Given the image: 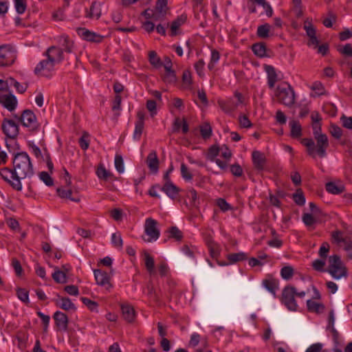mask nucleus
Masks as SVG:
<instances>
[{
  "mask_svg": "<svg viewBox=\"0 0 352 352\" xmlns=\"http://www.w3.org/2000/svg\"><path fill=\"white\" fill-rule=\"evenodd\" d=\"M45 59L41 60L34 68V74L37 76L50 78L54 72V67L64 59L63 50L57 46H51L44 53Z\"/></svg>",
  "mask_w": 352,
  "mask_h": 352,
  "instance_id": "f257e3e1",
  "label": "nucleus"
},
{
  "mask_svg": "<svg viewBox=\"0 0 352 352\" xmlns=\"http://www.w3.org/2000/svg\"><path fill=\"white\" fill-rule=\"evenodd\" d=\"M13 168L19 179L33 176L34 172L30 160V157L26 152H18L13 153Z\"/></svg>",
  "mask_w": 352,
  "mask_h": 352,
  "instance_id": "f03ea898",
  "label": "nucleus"
},
{
  "mask_svg": "<svg viewBox=\"0 0 352 352\" xmlns=\"http://www.w3.org/2000/svg\"><path fill=\"white\" fill-rule=\"evenodd\" d=\"M316 141V146L314 141L311 138H303L301 144L306 146L308 155L315 157L317 154L320 157L322 158L327 155L326 150L329 147V140L326 134L320 135L314 137Z\"/></svg>",
  "mask_w": 352,
  "mask_h": 352,
  "instance_id": "7ed1b4c3",
  "label": "nucleus"
},
{
  "mask_svg": "<svg viewBox=\"0 0 352 352\" xmlns=\"http://www.w3.org/2000/svg\"><path fill=\"white\" fill-rule=\"evenodd\" d=\"M276 96L278 102L285 106L291 107L295 103L294 90L287 82H283L277 87Z\"/></svg>",
  "mask_w": 352,
  "mask_h": 352,
  "instance_id": "20e7f679",
  "label": "nucleus"
},
{
  "mask_svg": "<svg viewBox=\"0 0 352 352\" xmlns=\"http://www.w3.org/2000/svg\"><path fill=\"white\" fill-rule=\"evenodd\" d=\"M327 272L336 279L342 277L346 278L348 276L346 267L343 265L340 257L337 254L329 258Z\"/></svg>",
  "mask_w": 352,
  "mask_h": 352,
  "instance_id": "39448f33",
  "label": "nucleus"
},
{
  "mask_svg": "<svg viewBox=\"0 0 352 352\" xmlns=\"http://www.w3.org/2000/svg\"><path fill=\"white\" fill-rule=\"evenodd\" d=\"M1 178L7 182L14 190L21 191L22 184L14 168L4 167L0 169Z\"/></svg>",
  "mask_w": 352,
  "mask_h": 352,
  "instance_id": "423d86ee",
  "label": "nucleus"
},
{
  "mask_svg": "<svg viewBox=\"0 0 352 352\" xmlns=\"http://www.w3.org/2000/svg\"><path fill=\"white\" fill-rule=\"evenodd\" d=\"M14 118H16L23 126L29 128L30 131L34 132L39 130L40 125L37 122L36 115L32 111L25 109L22 112L20 116L15 115Z\"/></svg>",
  "mask_w": 352,
  "mask_h": 352,
  "instance_id": "0eeeda50",
  "label": "nucleus"
},
{
  "mask_svg": "<svg viewBox=\"0 0 352 352\" xmlns=\"http://www.w3.org/2000/svg\"><path fill=\"white\" fill-rule=\"evenodd\" d=\"M16 59V51L10 45L0 46V67H10Z\"/></svg>",
  "mask_w": 352,
  "mask_h": 352,
  "instance_id": "6e6552de",
  "label": "nucleus"
},
{
  "mask_svg": "<svg viewBox=\"0 0 352 352\" xmlns=\"http://www.w3.org/2000/svg\"><path fill=\"white\" fill-rule=\"evenodd\" d=\"M296 287L292 285L285 286L282 292V302L290 311H296L298 305L295 300Z\"/></svg>",
  "mask_w": 352,
  "mask_h": 352,
  "instance_id": "1a4fd4ad",
  "label": "nucleus"
},
{
  "mask_svg": "<svg viewBox=\"0 0 352 352\" xmlns=\"http://www.w3.org/2000/svg\"><path fill=\"white\" fill-rule=\"evenodd\" d=\"M157 221L151 217L145 220L144 232L148 236L147 239H144L146 242H152L157 240L160 236V230L157 227Z\"/></svg>",
  "mask_w": 352,
  "mask_h": 352,
  "instance_id": "9d476101",
  "label": "nucleus"
},
{
  "mask_svg": "<svg viewBox=\"0 0 352 352\" xmlns=\"http://www.w3.org/2000/svg\"><path fill=\"white\" fill-rule=\"evenodd\" d=\"M1 129L7 138L14 140L19 133V125L11 119L4 118L1 124Z\"/></svg>",
  "mask_w": 352,
  "mask_h": 352,
  "instance_id": "9b49d317",
  "label": "nucleus"
},
{
  "mask_svg": "<svg viewBox=\"0 0 352 352\" xmlns=\"http://www.w3.org/2000/svg\"><path fill=\"white\" fill-rule=\"evenodd\" d=\"M6 91L0 92V103L9 111H14L17 106L16 98L12 94H6Z\"/></svg>",
  "mask_w": 352,
  "mask_h": 352,
  "instance_id": "f8f14e48",
  "label": "nucleus"
},
{
  "mask_svg": "<svg viewBox=\"0 0 352 352\" xmlns=\"http://www.w3.org/2000/svg\"><path fill=\"white\" fill-rule=\"evenodd\" d=\"M76 32L82 39L87 41L99 43L102 42L103 39V36L102 35L89 31L84 28H78Z\"/></svg>",
  "mask_w": 352,
  "mask_h": 352,
  "instance_id": "ddd939ff",
  "label": "nucleus"
},
{
  "mask_svg": "<svg viewBox=\"0 0 352 352\" xmlns=\"http://www.w3.org/2000/svg\"><path fill=\"white\" fill-rule=\"evenodd\" d=\"M94 277L96 283L106 289L109 290L112 287V284L110 283V276L108 274L102 270H94Z\"/></svg>",
  "mask_w": 352,
  "mask_h": 352,
  "instance_id": "4468645a",
  "label": "nucleus"
},
{
  "mask_svg": "<svg viewBox=\"0 0 352 352\" xmlns=\"http://www.w3.org/2000/svg\"><path fill=\"white\" fill-rule=\"evenodd\" d=\"M55 324L59 331H66L68 329V317L61 311H57L53 316Z\"/></svg>",
  "mask_w": 352,
  "mask_h": 352,
  "instance_id": "2eb2a0df",
  "label": "nucleus"
},
{
  "mask_svg": "<svg viewBox=\"0 0 352 352\" xmlns=\"http://www.w3.org/2000/svg\"><path fill=\"white\" fill-rule=\"evenodd\" d=\"M138 120L135 122V130L133 132V139L140 140L142 134L144 126V113L143 111H138L137 113Z\"/></svg>",
  "mask_w": 352,
  "mask_h": 352,
  "instance_id": "dca6fc26",
  "label": "nucleus"
},
{
  "mask_svg": "<svg viewBox=\"0 0 352 352\" xmlns=\"http://www.w3.org/2000/svg\"><path fill=\"white\" fill-rule=\"evenodd\" d=\"M102 2L94 1L89 10H86L85 16L89 19H98L101 16Z\"/></svg>",
  "mask_w": 352,
  "mask_h": 352,
  "instance_id": "f3484780",
  "label": "nucleus"
},
{
  "mask_svg": "<svg viewBox=\"0 0 352 352\" xmlns=\"http://www.w3.org/2000/svg\"><path fill=\"white\" fill-rule=\"evenodd\" d=\"M161 190L163 191L170 199H175L179 192L180 189L175 186L173 182H168L167 183H164L162 186H161Z\"/></svg>",
  "mask_w": 352,
  "mask_h": 352,
  "instance_id": "a211bd4d",
  "label": "nucleus"
},
{
  "mask_svg": "<svg viewBox=\"0 0 352 352\" xmlns=\"http://www.w3.org/2000/svg\"><path fill=\"white\" fill-rule=\"evenodd\" d=\"M252 157L254 168L259 171L263 170L266 163L265 155L258 151H254L252 153Z\"/></svg>",
  "mask_w": 352,
  "mask_h": 352,
  "instance_id": "6ab92c4d",
  "label": "nucleus"
},
{
  "mask_svg": "<svg viewBox=\"0 0 352 352\" xmlns=\"http://www.w3.org/2000/svg\"><path fill=\"white\" fill-rule=\"evenodd\" d=\"M146 164L151 173L156 174L159 170V160L155 151H152L146 157Z\"/></svg>",
  "mask_w": 352,
  "mask_h": 352,
  "instance_id": "aec40b11",
  "label": "nucleus"
},
{
  "mask_svg": "<svg viewBox=\"0 0 352 352\" xmlns=\"http://www.w3.org/2000/svg\"><path fill=\"white\" fill-rule=\"evenodd\" d=\"M58 43L61 45L62 47H59L63 52L67 53H72L74 43V41H72L67 35H61L58 38Z\"/></svg>",
  "mask_w": 352,
  "mask_h": 352,
  "instance_id": "412c9836",
  "label": "nucleus"
},
{
  "mask_svg": "<svg viewBox=\"0 0 352 352\" xmlns=\"http://www.w3.org/2000/svg\"><path fill=\"white\" fill-rule=\"evenodd\" d=\"M168 0H157L154 10L155 12V16H159L161 19H163L168 11Z\"/></svg>",
  "mask_w": 352,
  "mask_h": 352,
  "instance_id": "4be33fe9",
  "label": "nucleus"
},
{
  "mask_svg": "<svg viewBox=\"0 0 352 352\" xmlns=\"http://www.w3.org/2000/svg\"><path fill=\"white\" fill-rule=\"evenodd\" d=\"M264 69L267 75V84L270 89L274 88L278 80V76L274 67L272 65H265Z\"/></svg>",
  "mask_w": 352,
  "mask_h": 352,
  "instance_id": "5701e85b",
  "label": "nucleus"
},
{
  "mask_svg": "<svg viewBox=\"0 0 352 352\" xmlns=\"http://www.w3.org/2000/svg\"><path fill=\"white\" fill-rule=\"evenodd\" d=\"M252 52L254 54L259 57V58H264V57H269L270 55L267 54V46L265 43L263 42H259L256 43L252 45L251 47Z\"/></svg>",
  "mask_w": 352,
  "mask_h": 352,
  "instance_id": "b1692460",
  "label": "nucleus"
},
{
  "mask_svg": "<svg viewBox=\"0 0 352 352\" xmlns=\"http://www.w3.org/2000/svg\"><path fill=\"white\" fill-rule=\"evenodd\" d=\"M122 314L124 319L127 322H132L135 318V311L132 306L130 305H121Z\"/></svg>",
  "mask_w": 352,
  "mask_h": 352,
  "instance_id": "393cba45",
  "label": "nucleus"
},
{
  "mask_svg": "<svg viewBox=\"0 0 352 352\" xmlns=\"http://www.w3.org/2000/svg\"><path fill=\"white\" fill-rule=\"evenodd\" d=\"M6 91L8 89V86H13L16 89V91L19 94H23L26 91L28 85V83H20L18 81H16L14 78L10 77L6 80Z\"/></svg>",
  "mask_w": 352,
  "mask_h": 352,
  "instance_id": "a878e982",
  "label": "nucleus"
},
{
  "mask_svg": "<svg viewBox=\"0 0 352 352\" xmlns=\"http://www.w3.org/2000/svg\"><path fill=\"white\" fill-rule=\"evenodd\" d=\"M325 189L331 194L339 195L345 190V187L342 184H336L333 182H329L326 184Z\"/></svg>",
  "mask_w": 352,
  "mask_h": 352,
  "instance_id": "bb28decb",
  "label": "nucleus"
},
{
  "mask_svg": "<svg viewBox=\"0 0 352 352\" xmlns=\"http://www.w3.org/2000/svg\"><path fill=\"white\" fill-rule=\"evenodd\" d=\"M56 305L57 307L66 311L76 309L75 305L67 297H60L58 296V298L56 300Z\"/></svg>",
  "mask_w": 352,
  "mask_h": 352,
  "instance_id": "cd10ccee",
  "label": "nucleus"
},
{
  "mask_svg": "<svg viewBox=\"0 0 352 352\" xmlns=\"http://www.w3.org/2000/svg\"><path fill=\"white\" fill-rule=\"evenodd\" d=\"M187 20V16L186 14H182L179 16L175 20H174L170 25V35H177V30L181 25L184 24Z\"/></svg>",
  "mask_w": 352,
  "mask_h": 352,
  "instance_id": "c85d7f7f",
  "label": "nucleus"
},
{
  "mask_svg": "<svg viewBox=\"0 0 352 352\" xmlns=\"http://www.w3.org/2000/svg\"><path fill=\"white\" fill-rule=\"evenodd\" d=\"M166 232L168 233V237L176 241H182L184 238L183 232L175 226L169 228Z\"/></svg>",
  "mask_w": 352,
  "mask_h": 352,
  "instance_id": "c756f323",
  "label": "nucleus"
},
{
  "mask_svg": "<svg viewBox=\"0 0 352 352\" xmlns=\"http://www.w3.org/2000/svg\"><path fill=\"white\" fill-rule=\"evenodd\" d=\"M262 284L270 293L275 294L276 290L278 288V283L276 279L272 277L265 278L263 280Z\"/></svg>",
  "mask_w": 352,
  "mask_h": 352,
  "instance_id": "7c9ffc66",
  "label": "nucleus"
},
{
  "mask_svg": "<svg viewBox=\"0 0 352 352\" xmlns=\"http://www.w3.org/2000/svg\"><path fill=\"white\" fill-rule=\"evenodd\" d=\"M291 127V136L293 138H298L302 135V128L299 122L292 120L289 122Z\"/></svg>",
  "mask_w": 352,
  "mask_h": 352,
  "instance_id": "2f4dec72",
  "label": "nucleus"
},
{
  "mask_svg": "<svg viewBox=\"0 0 352 352\" xmlns=\"http://www.w3.org/2000/svg\"><path fill=\"white\" fill-rule=\"evenodd\" d=\"M52 278L57 283H65L67 281V277L65 272L56 267L54 272L52 274Z\"/></svg>",
  "mask_w": 352,
  "mask_h": 352,
  "instance_id": "473e14b6",
  "label": "nucleus"
},
{
  "mask_svg": "<svg viewBox=\"0 0 352 352\" xmlns=\"http://www.w3.org/2000/svg\"><path fill=\"white\" fill-rule=\"evenodd\" d=\"M144 264L146 270L150 274L155 273V261L152 256L148 253L144 254Z\"/></svg>",
  "mask_w": 352,
  "mask_h": 352,
  "instance_id": "72a5a7b5",
  "label": "nucleus"
},
{
  "mask_svg": "<svg viewBox=\"0 0 352 352\" xmlns=\"http://www.w3.org/2000/svg\"><path fill=\"white\" fill-rule=\"evenodd\" d=\"M307 309L310 312L319 313L324 309V306L311 299L307 300Z\"/></svg>",
  "mask_w": 352,
  "mask_h": 352,
  "instance_id": "f704fd0d",
  "label": "nucleus"
},
{
  "mask_svg": "<svg viewBox=\"0 0 352 352\" xmlns=\"http://www.w3.org/2000/svg\"><path fill=\"white\" fill-rule=\"evenodd\" d=\"M311 120L313 122L312 129L314 136L316 137L320 135H322L323 133H321V124L320 122L322 120L320 116L317 115V120H315L314 116L311 115Z\"/></svg>",
  "mask_w": 352,
  "mask_h": 352,
  "instance_id": "c9c22d12",
  "label": "nucleus"
},
{
  "mask_svg": "<svg viewBox=\"0 0 352 352\" xmlns=\"http://www.w3.org/2000/svg\"><path fill=\"white\" fill-rule=\"evenodd\" d=\"M248 258L244 252L232 253L228 255L227 258L230 263L233 264L239 261L246 260Z\"/></svg>",
  "mask_w": 352,
  "mask_h": 352,
  "instance_id": "e433bc0d",
  "label": "nucleus"
},
{
  "mask_svg": "<svg viewBox=\"0 0 352 352\" xmlns=\"http://www.w3.org/2000/svg\"><path fill=\"white\" fill-rule=\"evenodd\" d=\"M148 60L151 65L156 68L160 67L163 65L162 61L155 51L149 52Z\"/></svg>",
  "mask_w": 352,
  "mask_h": 352,
  "instance_id": "4c0bfd02",
  "label": "nucleus"
},
{
  "mask_svg": "<svg viewBox=\"0 0 352 352\" xmlns=\"http://www.w3.org/2000/svg\"><path fill=\"white\" fill-rule=\"evenodd\" d=\"M96 173L100 179L105 181L112 176V174L109 172L102 164H100L98 166Z\"/></svg>",
  "mask_w": 352,
  "mask_h": 352,
  "instance_id": "58836bf2",
  "label": "nucleus"
},
{
  "mask_svg": "<svg viewBox=\"0 0 352 352\" xmlns=\"http://www.w3.org/2000/svg\"><path fill=\"white\" fill-rule=\"evenodd\" d=\"M207 246L210 256L214 258H217L220 254L218 245L212 239H210L207 241Z\"/></svg>",
  "mask_w": 352,
  "mask_h": 352,
  "instance_id": "ea45409f",
  "label": "nucleus"
},
{
  "mask_svg": "<svg viewBox=\"0 0 352 352\" xmlns=\"http://www.w3.org/2000/svg\"><path fill=\"white\" fill-rule=\"evenodd\" d=\"M270 25L268 23L261 25L257 28L256 35L261 38H266L269 36Z\"/></svg>",
  "mask_w": 352,
  "mask_h": 352,
  "instance_id": "a19ab883",
  "label": "nucleus"
},
{
  "mask_svg": "<svg viewBox=\"0 0 352 352\" xmlns=\"http://www.w3.org/2000/svg\"><path fill=\"white\" fill-rule=\"evenodd\" d=\"M219 104L221 109L226 113L232 112L237 107V104H234L230 100L227 102L219 101Z\"/></svg>",
  "mask_w": 352,
  "mask_h": 352,
  "instance_id": "79ce46f5",
  "label": "nucleus"
},
{
  "mask_svg": "<svg viewBox=\"0 0 352 352\" xmlns=\"http://www.w3.org/2000/svg\"><path fill=\"white\" fill-rule=\"evenodd\" d=\"M294 270L293 267L290 265L285 266L280 270V276L283 279L286 280L291 279L294 276Z\"/></svg>",
  "mask_w": 352,
  "mask_h": 352,
  "instance_id": "37998d69",
  "label": "nucleus"
},
{
  "mask_svg": "<svg viewBox=\"0 0 352 352\" xmlns=\"http://www.w3.org/2000/svg\"><path fill=\"white\" fill-rule=\"evenodd\" d=\"M219 148L218 146L212 145L208 151L206 157L211 162H214L217 158V156L219 154Z\"/></svg>",
  "mask_w": 352,
  "mask_h": 352,
  "instance_id": "c03bdc74",
  "label": "nucleus"
},
{
  "mask_svg": "<svg viewBox=\"0 0 352 352\" xmlns=\"http://www.w3.org/2000/svg\"><path fill=\"white\" fill-rule=\"evenodd\" d=\"M16 291L19 300L26 304L30 302L29 292L26 289L18 287Z\"/></svg>",
  "mask_w": 352,
  "mask_h": 352,
  "instance_id": "a18cd8bd",
  "label": "nucleus"
},
{
  "mask_svg": "<svg viewBox=\"0 0 352 352\" xmlns=\"http://www.w3.org/2000/svg\"><path fill=\"white\" fill-rule=\"evenodd\" d=\"M293 200L298 206H302L305 203V197L301 189H298L296 192L293 194Z\"/></svg>",
  "mask_w": 352,
  "mask_h": 352,
  "instance_id": "49530a36",
  "label": "nucleus"
},
{
  "mask_svg": "<svg viewBox=\"0 0 352 352\" xmlns=\"http://www.w3.org/2000/svg\"><path fill=\"white\" fill-rule=\"evenodd\" d=\"M338 52L346 57H352V45L346 43L343 46H338Z\"/></svg>",
  "mask_w": 352,
  "mask_h": 352,
  "instance_id": "de8ad7c7",
  "label": "nucleus"
},
{
  "mask_svg": "<svg viewBox=\"0 0 352 352\" xmlns=\"http://www.w3.org/2000/svg\"><path fill=\"white\" fill-rule=\"evenodd\" d=\"M200 133L201 137L206 140L212 135V128L209 123H204L200 128Z\"/></svg>",
  "mask_w": 352,
  "mask_h": 352,
  "instance_id": "09e8293b",
  "label": "nucleus"
},
{
  "mask_svg": "<svg viewBox=\"0 0 352 352\" xmlns=\"http://www.w3.org/2000/svg\"><path fill=\"white\" fill-rule=\"evenodd\" d=\"M78 144L80 148L85 151L89 148V135L87 132H84L80 138L78 140Z\"/></svg>",
  "mask_w": 352,
  "mask_h": 352,
  "instance_id": "8fccbe9b",
  "label": "nucleus"
},
{
  "mask_svg": "<svg viewBox=\"0 0 352 352\" xmlns=\"http://www.w3.org/2000/svg\"><path fill=\"white\" fill-rule=\"evenodd\" d=\"M115 167L119 173L124 171V161L122 155L116 154L115 156Z\"/></svg>",
  "mask_w": 352,
  "mask_h": 352,
  "instance_id": "3c124183",
  "label": "nucleus"
},
{
  "mask_svg": "<svg viewBox=\"0 0 352 352\" xmlns=\"http://www.w3.org/2000/svg\"><path fill=\"white\" fill-rule=\"evenodd\" d=\"M147 289H148V295L150 297L151 300L156 304L160 303V297L158 296L154 287L153 285H148Z\"/></svg>",
  "mask_w": 352,
  "mask_h": 352,
  "instance_id": "603ef678",
  "label": "nucleus"
},
{
  "mask_svg": "<svg viewBox=\"0 0 352 352\" xmlns=\"http://www.w3.org/2000/svg\"><path fill=\"white\" fill-rule=\"evenodd\" d=\"M303 28H304L305 30L306 31V34L309 38L316 36V28L311 24V22L305 21Z\"/></svg>",
  "mask_w": 352,
  "mask_h": 352,
  "instance_id": "864d4df0",
  "label": "nucleus"
},
{
  "mask_svg": "<svg viewBox=\"0 0 352 352\" xmlns=\"http://www.w3.org/2000/svg\"><path fill=\"white\" fill-rule=\"evenodd\" d=\"M80 299L83 304H85L91 311H97V308L98 307V303L97 302L93 301L86 297H82Z\"/></svg>",
  "mask_w": 352,
  "mask_h": 352,
  "instance_id": "5fc2aeb1",
  "label": "nucleus"
},
{
  "mask_svg": "<svg viewBox=\"0 0 352 352\" xmlns=\"http://www.w3.org/2000/svg\"><path fill=\"white\" fill-rule=\"evenodd\" d=\"M331 238L333 242L338 244L340 243H345L346 241L343 237V232L340 230H336L332 232Z\"/></svg>",
  "mask_w": 352,
  "mask_h": 352,
  "instance_id": "6e6d98bb",
  "label": "nucleus"
},
{
  "mask_svg": "<svg viewBox=\"0 0 352 352\" xmlns=\"http://www.w3.org/2000/svg\"><path fill=\"white\" fill-rule=\"evenodd\" d=\"M111 241L114 247L118 248H122L123 245V241L121 235L118 232L113 233L111 236Z\"/></svg>",
  "mask_w": 352,
  "mask_h": 352,
  "instance_id": "4d7b16f0",
  "label": "nucleus"
},
{
  "mask_svg": "<svg viewBox=\"0 0 352 352\" xmlns=\"http://www.w3.org/2000/svg\"><path fill=\"white\" fill-rule=\"evenodd\" d=\"M39 177L47 186H53L54 181L47 172H41Z\"/></svg>",
  "mask_w": 352,
  "mask_h": 352,
  "instance_id": "13d9d810",
  "label": "nucleus"
},
{
  "mask_svg": "<svg viewBox=\"0 0 352 352\" xmlns=\"http://www.w3.org/2000/svg\"><path fill=\"white\" fill-rule=\"evenodd\" d=\"M311 89L315 91L316 94L318 96L324 95V92H325V89H324L323 85L322 84V82H320L319 81H316L313 83V85L311 86Z\"/></svg>",
  "mask_w": 352,
  "mask_h": 352,
  "instance_id": "bf43d9fd",
  "label": "nucleus"
},
{
  "mask_svg": "<svg viewBox=\"0 0 352 352\" xmlns=\"http://www.w3.org/2000/svg\"><path fill=\"white\" fill-rule=\"evenodd\" d=\"M162 79L166 83H173L176 82L177 78L175 72H165L162 76Z\"/></svg>",
  "mask_w": 352,
  "mask_h": 352,
  "instance_id": "052dcab7",
  "label": "nucleus"
},
{
  "mask_svg": "<svg viewBox=\"0 0 352 352\" xmlns=\"http://www.w3.org/2000/svg\"><path fill=\"white\" fill-rule=\"evenodd\" d=\"M181 175L186 181H189L192 179V175L190 173L187 166L184 163L181 164Z\"/></svg>",
  "mask_w": 352,
  "mask_h": 352,
  "instance_id": "680f3d73",
  "label": "nucleus"
},
{
  "mask_svg": "<svg viewBox=\"0 0 352 352\" xmlns=\"http://www.w3.org/2000/svg\"><path fill=\"white\" fill-rule=\"evenodd\" d=\"M331 135L336 139H340L342 135V130L336 124H331L330 128Z\"/></svg>",
  "mask_w": 352,
  "mask_h": 352,
  "instance_id": "e2e57ef3",
  "label": "nucleus"
},
{
  "mask_svg": "<svg viewBox=\"0 0 352 352\" xmlns=\"http://www.w3.org/2000/svg\"><path fill=\"white\" fill-rule=\"evenodd\" d=\"M302 221L303 223L307 226H313L316 220V219L314 217V216L311 214H309V213H305L303 215H302Z\"/></svg>",
  "mask_w": 352,
  "mask_h": 352,
  "instance_id": "0e129e2a",
  "label": "nucleus"
},
{
  "mask_svg": "<svg viewBox=\"0 0 352 352\" xmlns=\"http://www.w3.org/2000/svg\"><path fill=\"white\" fill-rule=\"evenodd\" d=\"M142 15L146 19H153L155 21H159L162 20L159 16H155V12L154 9H150L148 8L142 12Z\"/></svg>",
  "mask_w": 352,
  "mask_h": 352,
  "instance_id": "69168bd1",
  "label": "nucleus"
},
{
  "mask_svg": "<svg viewBox=\"0 0 352 352\" xmlns=\"http://www.w3.org/2000/svg\"><path fill=\"white\" fill-rule=\"evenodd\" d=\"M14 4L17 13L21 14L25 12L26 3L24 0H14Z\"/></svg>",
  "mask_w": 352,
  "mask_h": 352,
  "instance_id": "338daca9",
  "label": "nucleus"
},
{
  "mask_svg": "<svg viewBox=\"0 0 352 352\" xmlns=\"http://www.w3.org/2000/svg\"><path fill=\"white\" fill-rule=\"evenodd\" d=\"M340 120L343 127L352 130V116L347 117L345 115H342Z\"/></svg>",
  "mask_w": 352,
  "mask_h": 352,
  "instance_id": "774afa93",
  "label": "nucleus"
}]
</instances>
